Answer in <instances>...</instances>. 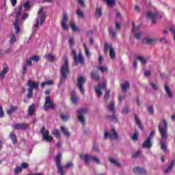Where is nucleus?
I'll list each match as a JSON object with an SVG mask.
<instances>
[{
    "instance_id": "cd10ccee",
    "label": "nucleus",
    "mask_w": 175,
    "mask_h": 175,
    "mask_svg": "<svg viewBox=\"0 0 175 175\" xmlns=\"http://www.w3.org/2000/svg\"><path fill=\"white\" fill-rule=\"evenodd\" d=\"M10 137L13 144H16V143H17V137L16 136V133H14V131L11 132V133L10 134Z\"/></svg>"
},
{
    "instance_id": "f257e3e1",
    "label": "nucleus",
    "mask_w": 175,
    "mask_h": 175,
    "mask_svg": "<svg viewBox=\"0 0 175 175\" xmlns=\"http://www.w3.org/2000/svg\"><path fill=\"white\" fill-rule=\"evenodd\" d=\"M70 72V70L69 69V61L68 60V58L66 57L64 59V64L62 66L60 69V81L59 83L57 85L58 88L65 83V80L68 79V75H69Z\"/></svg>"
},
{
    "instance_id": "bb28decb",
    "label": "nucleus",
    "mask_w": 175,
    "mask_h": 175,
    "mask_svg": "<svg viewBox=\"0 0 175 175\" xmlns=\"http://www.w3.org/2000/svg\"><path fill=\"white\" fill-rule=\"evenodd\" d=\"M61 131H62V133H64V136H66L67 137H70V133L66 129V127H65V126H61Z\"/></svg>"
},
{
    "instance_id": "774afa93",
    "label": "nucleus",
    "mask_w": 175,
    "mask_h": 175,
    "mask_svg": "<svg viewBox=\"0 0 175 175\" xmlns=\"http://www.w3.org/2000/svg\"><path fill=\"white\" fill-rule=\"evenodd\" d=\"M98 88H100L101 90H105L106 88V84L105 83H100L97 86Z\"/></svg>"
},
{
    "instance_id": "37998d69",
    "label": "nucleus",
    "mask_w": 175,
    "mask_h": 175,
    "mask_svg": "<svg viewBox=\"0 0 175 175\" xmlns=\"http://www.w3.org/2000/svg\"><path fill=\"white\" fill-rule=\"evenodd\" d=\"M106 1L107 5L111 8L113 6H116V0H104Z\"/></svg>"
},
{
    "instance_id": "9b49d317",
    "label": "nucleus",
    "mask_w": 175,
    "mask_h": 175,
    "mask_svg": "<svg viewBox=\"0 0 175 175\" xmlns=\"http://www.w3.org/2000/svg\"><path fill=\"white\" fill-rule=\"evenodd\" d=\"M108 137H110L113 140L118 139V133H117L115 129H111L109 133L108 131H105L104 140H107Z\"/></svg>"
},
{
    "instance_id": "de8ad7c7",
    "label": "nucleus",
    "mask_w": 175,
    "mask_h": 175,
    "mask_svg": "<svg viewBox=\"0 0 175 175\" xmlns=\"http://www.w3.org/2000/svg\"><path fill=\"white\" fill-rule=\"evenodd\" d=\"M139 29H140V27L135 25V23H133V29H132L133 33L137 32Z\"/></svg>"
},
{
    "instance_id": "4d7b16f0",
    "label": "nucleus",
    "mask_w": 175,
    "mask_h": 175,
    "mask_svg": "<svg viewBox=\"0 0 175 175\" xmlns=\"http://www.w3.org/2000/svg\"><path fill=\"white\" fill-rule=\"evenodd\" d=\"M160 144L161 150H163L164 151H166V150H167V146H166L165 142H160Z\"/></svg>"
},
{
    "instance_id": "c03bdc74",
    "label": "nucleus",
    "mask_w": 175,
    "mask_h": 175,
    "mask_svg": "<svg viewBox=\"0 0 175 175\" xmlns=\"http://www.w3.org/2000/svg\"><path fill=\"white\" fill-rule=\"evenodd\" d=\"M95 92L97 94L98 98H100V96L103 95V92H102V90L98 87L95 88Z\"/></svg>"
},
{
    "instance_id": "c756f323",
    "label": "nucleus",
    "mask_w": 175,
    "mask_h": 175,
    "mask_svg": "<svg viewBox=\"0 0 175 175\" xmlns=\"http://www.w3.org/2000/svg\"><path fill=\"white\" fill-rule=\"evenodd\" d=\"M109 162H111V163H113V165H115V166L121 167V163L118 162L117 160L113 159V157H109Z\"/></svg>"
},
{
    "instance_id": "680f3d73",
    "label": "nucleus",
    "mask_w": 175,
    "mask_h": 175,
    "mask_svg": "<svg viewBox=\"0 0 175 175\" xmlns=\"http://www.w3.org/2000/svg\"><path fill=\"white\" fill-rule=\"evenodd\" d=\"M21 170H23V168H21V167L20 166L16 167L14 170L15 174H18V173L21 172Z\"/></svg>"
},
{
    "instance_id": "864d4df0",
    "label": "nucleus",
    "mask_w": 175,
    "mask_h": 175,
    "mask_svg": "<svg viewBox=\"0 0 175 175\" xmlns=\"http://www.w3.org/2000/svg\"><path fill=\"white\" fill-rule=\"evenodd\" d=\"M92 150L95 152H99V146H98V144H93Z\"/></svg>"
},
{
    "instance_id": "bf43d9fd",
    "label": "nucleus",
    "mask_w": 175,
    "mask_h": 175,
    "mask_svg": "<svg viewBox=\"0 0 175 175\" xmlns=\"http://www.w3.org/2000/svg\"><path fill=\"white\" fill-rule=\"evenodd\" d=\"M134 33V38H136V39H140L142 38V32H135Z\"/></svg>"
},
{
    "instance_id": "a19ab883",
    "label": "nucleus",
    "mask_w": 175,
    "mask_h": 175,
    "mask_svg": "<svg viewBox=\"0 0 175 175\" xmlns=\"http://www.w3.org/2000/svg\"><path fill=\"white\" fill-rule=\"evenodd\" d=\"M109 56L111 59H114V58H116V51H114V49L113 48L110 49Z\"/></svg>"
},
{
    "instance_id": "4be33fe9",
    "label": "nucleus",
    "mask_w": 175,
    "mask_h": 175,
    "mask_svg": "<svg viewBox=\"0 0 175 175\" xmlns=\"http://www.w3.org/2000/svg\"><path fill=\"white\" fill-rule=\"evenodd\" d=\"M90 76L92 79L95 80V81H99V79H100V76L99 75V72L96 70L92 71Z\"/></svg>"
},
{
    "instance_id": "0e129e2a",
    "label": "nucleus",
    "mask_w": 175,
    "mask_h": 175,
    "mask_svg": "<svg viewBox=\"0 0 175 175\" xmlns=\"http://www.w3.org/2000/svg\"><path fill=\"white\" fill-rule=\"evenodd\" d=\"M23 8H25V10H29V8H31V5L28 2L25 3L23 5Z\"/></svg>"
},
{
    "instance_id": "ea45409f",
    "label": "nucleus",
    "mask_w": 175,
    "mask_h": 175,
    "mask_svg": "<svg viewBox=\"0 0 175 175\" xmlns=\"http://www.w3.org/2000/svg\"><path fill=\"white\" fill-rule=\"evenodd\" d=\"M8 68H3L2 72L0 73V79H5V76L6 75V73H8Z\"/></svg>"
},
{
    "instance_id": "dca6fc26",
    "label": "nucleus",
    "mask_w": 175,
    "mask_h": 175,
    "mask_svg": "<svg viewBox=\"0 0 175 175\" xmlns=\"http://www.w3.org/2000/svg\"><path fill=\"white\" fill-rule=\"evenodd\" d=\"M133 172L135 174L137 175H144L147 174V171L146 169L142 167H135L133 168Z\"/></svg>"
},
{
    "instance_id": "3c124183",
    "label": "nucleus",
    "mask_w": 175,
    "mask_h": 175,
    "mask_svg": "<svg viewBox=\"0 0 175 175\" xmlns=\"http://www.w3.org/2000/svg\"><path fill=\"white\" fill-rule=\"evenodd\" d=\"M97 70H100L101 73H105V72H107V67L100 66L98 67Z\"/></svg>"
},
{
    "instance_id": "052dcab7",
    "label": "nucleus",
    "mask_w": 175,
    "mask_h": 175,
    "mask_svg": "<svg viewBox=\"0 0 175 175\" xmlns=\"http://www.w3.org/2000/svg\"><path fill=\"white\" fill-rule=\"evenodd\" d=\"M170 31L172 33L173 39L175 42V29L174 27H170Z\"/></svg>"
},
{
    "instance_id": "f3484780",
    "label": "nucleus",
    "mask_w": 175,
    "mask_h": 175,
    "mask_svg": "<svg viewBox=\"0 0 175 175\" xmlns=\"http://www.w3.org/2000/svg\"><path fill=\"white\" fill-rule=\"evenodd\" d=\"M174 165H175V161L172 160L168 166L165 169V170L163 171V173H165V174H169V173H172L173 168L174 167Z\"/></svg>"
},
{
    "instance_id": "7ed1b4c3",
    "label": "nucleus",
    "mask_w": 175,
    "mask_h": 175,
    "mask_svg": "<svg viewBox=\"0 0 175 175\" xmlns=\"http://www.w3.org/2000/svg\"><path fill=\"white\" fill-rule=\"evenodd\" d=\"M28 87L27 98L31 99L33 96V90H39V82L29 79L27 83Z\"/></svg>"
},
{
    "instance_id": "338daca9",
    "label": "nucleus",
    "mask_w": 175,
    "mask_h": 175,
    "mask_svg": "<svg viewBox=\"0 0 175 175\" xmlns=\"http://www.w3.org/2000/svg\"><path fill=\"white\" fill-rule=\"evenodd\" d=\"M104 98L106 100H109V98H110V90H108L105 92Z\"/></svg>"
},
{
    "instance_id": "f8f14e48",
    "label": "nucleus",
    "mask_w": 175,
    "mask_h": 175,
    "mask_svg": "<svg viewBox=\"0 0 175 175\" xmlns=\"http://www.w3.org/2000/svg\"><path fill=\"white\" fill-rule=\"evenodd\" d=\"M40 133L42 135V140H44V142H46L47 143L50 142H53L54 139L49 136V130H46L45 127H42L40 130Z\"/></svg>"
},
{
    "instance_id": "6e6552de",
    "label": "nucleus",
    "mask_w": 175,
    "mask_h": 175,
    "mask_svg": "<svg viewBox=\"0 0 175 175\" xmlns=\"http://www.w3.org/2000/svg\"><path fill=\"white\" fill-rule=\"evenodd\" d=\"M77 113L78 114V121H79L82 125H84V124H85V118L84 117V114H87V113H88V108H81L77 111Z\"/></svg>"
},
{
    "instance_id": "473e14b6",
    "label": "nucleus",
    "mask_w": 175,
    "mask_h": 175,
    "mask_svg": "<svg viewBox=\"0 0 175 175\" xmlns=\"http://www.w3.org/2000/svg\"><path fill=\"white\" fill-rule=\"evenodd\" d=\"M16 110H17V107H12L10 109L6 110V113L8 114V116H10L11 114H13Z\"/></svg>"
},
{
    "instance_id": "c85d7f7f",
    "label": "nucleus",
    "mask_w": 175,
    "mask_h": 175,
    "mask_svg": "<svg viewBox=\"0 0 175 175\" xmlns=\"http://www.w3.org/2000/svg\"><path fill=\"white\" fill-rule=\"evenodd\" d=\"M70 27L73 32H80V29L77 28V26L76 25V23H75L74 21L70 22Z\"/></svg>"
},
{
    "instance_id": "e433bc0d",
    "label": "nucleus",
    "mask_w": 175,
    "mask_h": 175,
    "mask_svg": "<svg viewBox=\"0 0 175 175\" xmlns=\"http://www.w3.org/2000/svg\"><path fill=\"white\" fill-rule=\"evenodd\" d=\"M52 133L55 137L57 139H59L61 137V133H59V130L58 129H55L52 131Z\"/></svg>"
},
{
    "instance_id": "4c0bfd02",
    "label": "nucleus",
    "mask_w": 175,
    "mask_h": 175,
    "mask_svg": "<svg viewBox=\"0 0 175 175\" xmlns=\"http://www.w3.org/2000/svg\"><path fill=\"white\" fill-rule=\"evenodd\" d=\"M92 160L94 163H97V165H100V159L99 157L96 156H92Z\"/></svg>"
},
{
    "instance_id": "0eeeda50",
    "label": "nucleus",
    "mask_w": 175,
    "mask_h": 175,
    "mask_svg": "<svg viewBox=\"0 0 175 175\" xmlns=\"http://www.w3.org/2000/svg\"><path fill=\"white\" fill-rule=\"evenodd\" d=\"M146 17L151 20L152 24H157V21L159 20V18H162V15H161L158 12L148 11L146 13Z\"/></svg>"
},
{
    "instance_id": "b1692460",
    "label": "nucleus",
    "mask_w": 175,
    "mask_h": 175,
    "mask_svg": "<svg viewBox=\"0 0 175 175\" xmlns=\"http://www.w3.org/2000/svg\"><path fill=\"white\" fill-rule=\"evenodd\" d=\"M131 87V83L129 81H125L122 85H121L122 91L123 92H126L129 88Z\"/></svg>"
},
{
    "instance_id": "13d9d810",
    "label": "nucleus",
    "mask_w": 175,
    "mask_h": 175,
    "mask_svg": "<svg viewBox=\"0 0 175 175\" xmlns=\"http://www.w3.org/2000/svg\"><path fill=\"white\" fill-rule=\"evenodd\" d=\"M77 2L80 5L81 8H85V3L84 0H77Z\"/></svg>"
},
{
    "instance_id": "aec40b11",
    "label": "nucleus",
    "mask_w": 175,
    "mask_h": 175,
    "mask_svg": "<svg viewBox=\"0 0 175 175\" xmlns=\"http://www.w3.org/2000/svg\"><path fill=\"white\" fill-rule=\"evenodd\" d=\"M80 158L84 161L86 165H90V161H91L92 156L90 154H81L80 155Z\"/></svg>"
},
{
    "instance_id": "6e6d98bb",
    "label": "nucleus",
    "mask_w": 175,
    "mask_h": 175,
    "mask_svg": "<svg viewBox=\"0 0 175 175\" xmlns=\"http://www.w3.org/2000/svg\"><path fill=\"white\" fill-rule=\"evenodd\" d=\"M30 59H31V61H34L35 62H38L39 59H40V57L39 56H32L30 57Z\"/></svg>"
},
{
    "instance_id": "49530a36",
    "label": "nucleus",
    "mask_w": 175,
    "mask_h": 175,
    "mask_svg": "<svg viewBox=\"0 0 175 175\" xmlns=\"http://www.w3.org/2000/svg\"><path fill=\"white\" fill-rule=\"evenodd\" d=\"M60 117L63 121H68L70 120V116L69 115L61 114Z\"/></svg>"
},
{
    "instance_id": "20e7f679",
    "label": "nucleus",
    "mask_w": 175,
    "mask_h": 175,
    "mask_svg": "<svg viewBox=\"0 0 175 175\" xmlns=\"http://www.w3.org/2000/svg\"><path fill=\"white\" fill-rule=\"evenodd\" d=\"M39 20L40 25H43L44 21H46V14L43 12V8H41L38 12V16L36 18V23L33 27V31H36L38 27H39Z\"/></svg>"
},
{
    "instance_id": "423d86ee",
    "label": "nucleus",
    "mask_w": 175,
    "mask_h": 175,
    "mask_svg": "<svg viewBox=\"0 0 175 175\" xmlns=\"http://www.w3.org/2000/svg\"><path fill=\"white\" fill-rule=\"evenodd\" d=\"M159 131L163 140L167 139V122L166 120L163 119L162 122L159 124Z\"/></svg>"
},
{
    "instance_id": "4468645a",
    "label": "nucleus",
    "mask_w": 175,
    "mask_h": 175,
    "mask_svg": "<svg viewBox=\"0 0 175 175\" xmlns=\"http://www.w3.org/2000/svg\"><path fill=\"white\" fill-rule=\"evenodd\" d=\"M44 109L45 110H47L48 109H54V103L51 101V99L50 98V96H47L45 98V103L44 105Z\"/></svg>"
},
{
    "instance_id": "72a5a7b5",
    "label": "nucleus",
    "mask_w": 175,
    "mask_h": 175,
    "mask_svg": "<svg viewBox=\"0 0 175 175\" xmlns=\"http://www.w3.org/2000/svg\"><path fill=\"white\" fill-rule=\"evenodd\" d=\"M109 32L110 33V35H111L112 38H116V36H117V33H116V31H114V29H113V26H110L109 27Z\"/></svg>"
},
{
    "instance_id": "79ce46f5",
    "label": "nucleus",
    "mask_w": 175,
    "mask_h": 175,
    "mask_svg": "<svg viewBox=\"0 0 175 175\" xmlns=\"http://www.w3.org/2000/svg\"><path fill=\"white\" fill-rule=\"evenodd\" d=\"M33 113H35V105H32L29 107V116H33Z\"/></svg>"
},
{
    "instance_id": "8fccbe9b",
    "label": "nucleus",
    "mask_w": 175,
    "mask_h": 175,
    "mask_svg": "<svg viewBox=\"0 0 175 175\" xmlns=\"http://www.w3.org/2000/svg\"><path fill=\"white\" fill-rule=\"evenodd\" d=\"M150 85L152 87V90H154V91H158V90H159L158 84L154 83H150Z\"/></svg>"
},
{
    "instance_id": "2f4dec72",
    "label": "nucleus",
    "mask_w": 175,
    "mask_h": 175,
    "mask_svg": "<svg viewBox=\"0 0 175 175\" xmlns=\"http://www.w3.org/2000/svg\"><path fill=\"white\" fill-rule=\"evenodd\" d=\"M108 109H109V111H112V113H116L115 104H114L113 101H111L109 103Z\"/></svg>"
},
{
    "instance_id": "f03ea898",
    "label": "nucleus",
    "mask_w": 175,
    "mask_h": 175,
    "mask_svg": "<svg viewBox=\"0 0 175 175\" xmlns=\"http://www.w3.org/2000/svg\"><path fill=\"white\" fill-rule=\"evenodd\" d=\"M55 163L57 167V173L61 175H65L66 172L64 171V169H68L69 167H72L73 166V163H68L64 167L61 165V162L62 161V153H59L57 156L55 157Z\"/></svg>"
},
{
    "instance_id": "a878e982",
    "label": "nucleus",
    "mask_w": 175,
    "mask_h": 175,
    "mask_svg": "<svg viewBox=\"0 0 175 175\" xmlns=\"http://www.w3.org/2000/svg\"><path fill=\"white\" fill-rule=\"evenodd\" d=\"M135 121L137 125L138 126V127L139 128V129H141V131H143V126H142V122L140 121V118H139V116L137 115L135 116Z\"/></svg>"
},
{
    "instance_id": "7c9ffc66",
    "label": "nucleus",
    "mask_w": 175,
    "mask_h": 175,
    "mask_svg": "<svg viewBox=\"0 0 175 175\" xmlns=\"http://www.w3.org/2000/svg\"><path fill=\"white\" fill-rule=\"evenodd\" d=\"M44 58H46L48 61H49V62H53L54 59H55L54 56H53V55H51L50 53L45 55Z\"/></svg>"
},
{
    "instance_id": "603ef678",
    "label": "nucleus",
    "mask_w": 175,
    "mask_h": 175,
    "mask_svg": "<svg viewBox=\"0 0 175 175\" xmlns=\"http://www.w3.org/2000/svg\"><path fill=\"white\" fill-rule=\"evenodd\" d=\"M70 47L71 49L73 48V46H75V38L73 37H71L69 40Z\"/></svg>"
},
{
    "instance_id": "9d476101",
    "label": "nucleus",
    "mask_w": 175,
    "mask_h": 175,
    "mask_svg": "<svg viewBox=\"0 0 175 175\" xmlns=\"http://www.w3.org/2000/svg\"><path fill=\"white\" fill-rule=\"evenodd\" d=\"M86 79L84 77H80L77 79V86L82 95H85V90H84V84H85Z\"/></svg>"
},
{
    "instance_id": "39448f33",
    "label": "nucleus",
    "mask_w": 175,
    "mask_h": 175,
    "mask_svg": "<svg viewBox=\"0 0 175 175\" xmlns=\"http://www.w3.org/2000/svg\"><path fill=\"white\" fill-rule=\"evenodd\" d=\"M21 10H23V5H20L17 8L14 10L15 16V22L14 23V27L15 29V32L16 34L20 33V26L18 25V23H20V19L18 17L21 16Z\"/></svg>"
},
{
    "instance_id": "09e8293b",
    "label": "nucleus",
    "mask_w": 175,
    "mask_h": 175,
    "mask_svg": "<svg viewBox=\"0 0 175 175\" xmlns=\"http://www.w3.org/2000/svg\"><path fill=\"white\" fill-rule=\"evenodd\" d=\"M76 14L78 15V17H81V18H84V13H83V11L80 10L79 9L77 10Z\"/></svg>"
},
{
    "instance_id": "5701e85b",
    "label": "nucleus",
    "mask_w": 175,
    "mask_h": 175,
    "mask_svg": "<svg viewBox=\"0 0 175 175\" xmlns=\"http://www.w3.org/2000/svg\"><path fill=\"white\" fill-rule=\"evenodd\" d=\"M107 118L109 121H111L112 122H118V116L116 113H113L112 115H109L107 116Z\"/></svg>"
},
{
    "instance_id": "ddd939ff",
    "label": "nucleus",
    "mask_w": 175,
    "mask_h": 175,
    "mask_svg": "<svg viewBox=\"0 0 175 175\" xmlns=\"http://www.w3.org/2000/svg\"><path fill=\"white\" fill-rule=\"evenodd\" d=\"M12 128H14L16 131H27V129L29 128V124L27 123H18L13 125Z\"/></svg>"
},
{
    "instance_id": "a18cd8bd",
    "label": "nucleus",
    "mask_w": 175,
    "mask_h": 175,
    "mask_svg": "<svg viewBox=\"0 0 175 175\" xmlns=\"http://www.w3.org/2000/svg\"><path fill=\"white\" fill-rule=\"evenodd\" d=\"M71 102H72V103H74V105H76L79 102V98H77V97L76 96L72 94L71 95Z\"/></svg>"
},
{
    "instance_id": "1a4fd4ad",
    "label": "nucleus",
    "mask_w": 175,
    "mask_h": 175,
    "mask_svg": "<svg viewBox=\"0 0 175 175\" xmlns=\"http://www.w3.org/2000/svg\"><path fill=\"white\" fill-rule=\"evenodd\" d=\"M72 53L73 55L75 65H79V64H80L81 65H84V57H83V54H81V53H79L77 55L75 50H72Z\"/></svg>"
},
{
    "instance_id": "5fc2aeb1",
    "label": "nucleus",
    "mask_w": 175,
    "mask_h": 175,
    "mask_svg": "<svg viewBox=\"0 0 175 175\" xmlns=\"http://www.w3.org/2000/svg\"><path fill=\"white\" fill-rule=\"evenodd\" d=\"M15 42H16V36L14 34L12 33L10 43H11V44H13V43H15Z\"/></svg>"
},
{
    "instance_id": "412c9836",
    "label": "nucleus",
    "mask_w": 175,
    "mask_h": 175,
    "mask_svg": "<svg viewBox=\"0 0 175 175\" xmlns=\"http://www.w3.org/2000/svg\"><path fill=\"white\" fill-rule=\"evenodd\" d=\"M152 147V142L149 138H147L146 140L142 144L143 148H151Z\"/></svg>"
},
{
    "instance_id": "c9c22d12",
    "label": "nucleus",
    "mask_w": 175,
    "mask_h": 175,
    "mask_svg": "<svg viewBox=\"0 0 175 175\" xmlns=\"http://www.w3.org/2000/svg\"><path fill=\"white\" fill-rule=\"evenodd\" d=\"M96 17H97V18H100V17H102V8H96Z\"/></svg>"
},
{
    "instance_id": "a211bd4d",
    "label": "nucleus",
    "mask_w": 175,
    "mask_h": 175,
    "mask_svg": "<svg viewBox=\"0 0 175 175\" xmlns=\"http://www.w3.org/2000/svg\"><path fill=\"white\" fill-rule=\"evenodd\" d=\"M163 87L164 91L165 92L167 96H168V98H173L174 95L172 90H170V87H169V85L166 83H164Z\"/></svg>"
},
{
    "instance_id": "2eb2a0df",
    "label": "nucleus",
    "mask_w": 175,
    "mask_h": 175,
    "mask_svg": "<svg viewBox=\"0 0 175 175\" xmlns=\"http://www.w3.org/2000/svg\"><path fill=\"white\" fill-rule=\"evenodd\" d=\"M68 20H69V18H68V14L66 12H64L62 19V28H63V29H65L66 31H68V29H69V26L66 25V23H68Z\"/></svg>"
},
{
    "instance_id": "69168bd1",
    "label": "nucleus",
    "mask_w": 175,
    "mask_h": 175,
    "mask_svg": "<svg viewBox=\"0 0 175 175\" xmlns=\"http://www.w3.org/2000/svg\"><path fill=\"white\" fill-rule=\"evenodd\" d=\"M148 111L149 114H150V115L154 114V107L152 106H150L148 108Z\"/></svg>"
},
{
    "instance_id": "6ab92c4d",
    "label": "nucleus",
    "mask_w": 175,
    "mask_h": 175,
    "mask_svg": "<svg viewBox=\"0 0 175 175\" xmlns=\"http://www.w3.org/2000/svg\"><path fill=\"white\" fill-rule=\"evenodd\" d=\"M142 43H144L146 44H155L157 43V39L145 38L142 39Z\"/></svg>"
},
{
    "instance_id": "58836bf2",
    "label": "nucleus",
    "mask_w": 175,
    "mask_h": 175,
    "mask_svg": "<svg viewBox=\"0 0 175 175\" xmlns=\"http://www.w3.org/2000/svg\"><path fill=\"white\" fill-rule=\"evenodd\" d=\"M83 47L85 49L86 57H88V58H90V57H91V53H90V50H88V48H87V44L83 43Z\"/></svg>"
},
{
    "instance_id": "f704fd0d",
    "label": "nucleus",
    "mask_w": 175,
    "mask_h": 175,
    "mask_svg": "<svg viewBox=\"0 0 175 175\" xmlns=\"http://www.w3.org/2000/svg\"><path fill=\"white\" fill-rule=\"evenodd\" d=\"M112 49L111 46L109 44V43L106 42L104 45V51L105 54H107L109 53V51H110V49Z\"/></svg>"
},
{
    "instance_id": "e2e57ef3",
    "label": "nucleus",
    "mask_w": 175,
    "mask_h": 175,
    "mask_svg": "<svg viewBox=\"0 0 175 175\" xmlns=\"http://www.w3.org/2000/svg\"><path fill=\"white\" fill-rule=\"evenodd\" d=\"M122 114H128L129 113V107H124L122 111Z\"/></svg>"
},
{
    "instance_id": "393cba45",
    "label": "nucleus",
    "mask_w": 175,
    "mask_h": 175,
    "mask_svg": "<svg viewBox=\"0 0 175 175\" xmlns=\"http://www.w3.org/2000/svg\"><path fill=\"white\" fill-rule=\"evenodd\" d=\"M135 59L139 61L142 65H146V64H147V58L144 56H137Z\"/></svg>"
}]
</instances>
